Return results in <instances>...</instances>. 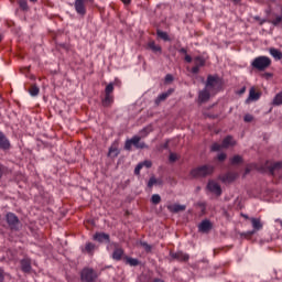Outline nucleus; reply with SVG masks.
<instances>
[{"instance_id": "1", "label": "nucleus", "mask_w": 282, "mask_h": 282, "mask_svg": "<svg viewBox=\"0 0 282 282\" xmlns=\"http://www.w3.org/2000/svg\"><path fill=\"white\" fill-rule=\"evenodd\" d=\"M272 65V59L265 55L254 57L251 62L252 69L257 72H265Z\"/></svg>"}, {"instance_id": "2", "label": "nucleus", "mask_w": 282, "mask_h": 282, "mask_svg": "<svg viewBox=\"0 0 282 282\" xmlns=\"http://www.w3.org/2000/svg\"><path fill=\"white\" fill-rule=\"evenodd\" d=\"M223 87L221 78L217 75H208L205 84V88H207L212 94H217Z\"/></svg>"}, {"instance_id": "3", "label": "nucleus", "mask_w": 282, "mask_h": 282, "mask_svg": "<svg viewBox=\"0 0 282 282\" xmlns=\"http://www.w3.org/2000/svg\"><path fill=\"white\" fill-rule=\"evenodd\" d=\"M215 166L213 165H202L191 171L192 177H208L213 175Z\"/></svg>"}, {"instance_id": "4", "label": "nucleus", "mask_w": 282, "mask_h": 282, "mask_svg": "<svg viewBox=\"0 0 282 282\" xmlns=\"http://www.w3.org/2000/svg\"><path fill=\"white\" fill-rule=\"evenodd\" d=\"M113 83H110L105 88V98L101 99L102 107H111L113 105Z\"/></svg>"}, {"instance_id": "5", "label": "nucleus", "mask_w": 282, "mask_h": 282, "mask_svg": "<svg viewBox=\"0 0 282 282\" xmlns=\"http://www.w3.org/2000/svg\"><path fill=\"white\" fill-rule=\"evenodd\" d=\"M142 138L134 135L131 139H128L124 144L126 151H131V147H134L135 149H148L149 147L147 143L141 142Z\"/></svg>"}, {"instance_id": "6", "label": "nucleus", "mask_w": 282, "mask_h": 282, "mask_svg": "<svg viewBox=\"0 0 282 282\" xmlns=\"http://www.w3.org/2000/svg\"><path fill=\"white\" fill-rule=\"evenodd\" d=\"M80 276L84 282H95L98 279V273L91 268H85L83 269Z\"/></svg>"}, {"instance_id": "7", "label": "nucleus", "mask_w": 282, "mask_h": 282, "mask_svg": "<svg viewBox=\"0 0 282 282\" xmlns=\"http://www.w3.org/2000/svg\"><path fill=\"white\" fill-rule=\"evenodd\" d=\"M6 219L11 230H19V224H21L19 221V217H17L13 213H8Z\"/></svg>"}, {"instance_id": "8", "label": "nucleus", "mask_w": 282, "mask_h": 282, "mask_svg": "<svg viewBox=\"0 0 282 282\" xmlns=\"http://www.w3.org/2000/svg\"><path fill=\"white\" fill-rule=\"evenodd\" d=\"M206 65V58L204 56L198 55L194 57V66L192 67V74H199V68Z\"/></svg>"}, {"instance_id": "9", "label": "nucleus", "mask_w": 282, "mask_h": 282, "mask_svg": "<svg viewBox=\"0 0 282 282\" xmlns=\"http://www.w3.org/2000/svg\"><path fill=\"white\" fill-rule=\"evenodd\" d=\"M237 177H239V174H237L236 172H227L226 174L220 175L219 180L224 184H231V182H235Z\"/></svg>"}, {"instance_id": "10", "label": "nucleus", "mask_w": 282, "mask_h": 282, "mask_svg": "<svg viewBox=\"0 0 282 282\" xmlns=\"http://www.w3.org/2000/svg\"><path fill=\"white\" fill-rule=\"evenodd\" d=\"M75 11L79 17H85L87 14V7L83 0H75Z\"/></svg>"}, {"instance_id": "11", "label": "nucleus", "mask_w": 282, "mask_h": 282, "mask_svg": "<svg viewBox=\"0 0 282 282\" xmlns=\"http://www.w3.org/2000/svg\"><path fill=\"white\" fill-rule=\"evenodd\" d=\"M207 188L208 191H210V193H214V195H217V197L221 195V186L219 185V183L215 181H209L207 184Z\"/></svg>"}, {"instance_id": "12", "label": "nucleus", "mask_w": 282, "mask_h": 282, "mask_svg": "<svg viewBox=\"0 0 282 282\" xmlns=\"http://www.w3.org/2000/svg\"><path fill=\"white\" fill-rule=\"evenodd\" d=\"M93 239L94 241H98V243H105V242L109 243L111 241L109 234H105V232H96L93 236Z\"/></svg>"}, {"instance_id": "13", "label": "nucleus", "mask_w": 282, "mask_h": 282, "mask_svg": "<svg viewBox=\"0 0 282 282\" xmlns=\"http://www.w3.org/2000/svg\"><path fill=\"white\" fill-rule=\"evenodd\" d=\"M11 147L12 145L10 144L8 137H6L2 131H0V149L2 151H10Z\"/></svg>"}, {"instance_id": "14", "label": "nucleus", "mask_w": 282, "mask_h": 282, "mask_svg": "<svg viewBox=\"0 0 282 282\" xmlns=\"http://www.w3.org/2000/svg\"><path fill=\"white\" fill-rule=\"evenodd\" d=\"M170 257L171 259H175L176 261H188V259H191V256H188V253H184L183 251H170Z\"/></svg>"}, {"instance_id": "15", "label": "nucleus", "mask_w": 282, "mask_h": 282, "mask_svg": "<svg viewBox=\"0 0 282 282\" xmlns=\"http://www.w3.org/2000/svg\"><path fill=\"white\" fill-rule=\"evenodd\" d=\"M22 272L30 273L32 272V260L30 258H24L20 261Z\"/></svg>"}, {"instance_id": "16", "label": "nucleus", "mask_w": 282, "mask_h": 282, "mask_svg": "<svg viewBox=\"0 0 282 282\" xmlns=\"http://www.w3.org/2000/svg\"><path fill=\"white\" fill-rule=\"evenodd\" d=\"M210 94H213V91L206 87L200 90L198 94L199 102H208V100H210Z\"/></svg>"}, {"instance_id": "17", "label": "nucleus", "mask_w": 282, "mask_h": 282, "mask_svg": "<svg viewBox=\"0 0 282 282\" xmlns=\"http://www.w3.org/2000/svg\"><path fill=\"white\" fill-rule=\"evenodd\" d=\"M170 213H184L186 210V205L173 204L167 206Z\"/></svg>"}, {"instance_id": "18", "label": "nucleus", "mask_w": 282, "mask_h": 282, "mask_svg": "<svg viewBox=\"0 0 282 282\" xmlns=\"http://www.w3.org/2000/svg\"><path fill=\"white\" fill-rule=\"evenodd\" d=\"M251 224L253 231H250L249 235H253L257 230H261L263 228V224H261V219L259 218H251Z\"/></svg>"}, {"instance_id": "19", "label": "nucleus", "mask_w": 282, "mask_h": 282, "mask_svg": "<svg viewBox=\"0 0 282 282\" xmlns=\"http://www.w3.org/2000/svg\"><path fill=\"white\" fill-rule=\"evenodd\" d=\"M122 257H124V249L116 247L112 252V259L115 261H121Z\"/></svg>"}, {"instance_id": "20", "label": "nucleus", "mask_w": 282, "mask_h": 282, "mask_svg": "<svg viewBox=\"0 0 282 282\" xmlns=\"http://www.w3.org/2000/svg\"><path fill=\"white\" fill-rule=\"evenodd\" d=\"M173 91L174 89L170 88L166 93H162L161 95H159L158 98L155 99V105H160V102H164V100H166V98H169V96H171Z\"/></svg>"}, {"instance_id": "21", "label": "nucleus", "mask_w": 282, "mask_h": 282, "mask_svg": "<svg viewBox=\"0 0 282 282\" xmlns=\"http://www.w3.org/2000/svg\"><path fill=\"white\" fill-rule=\"evenodd\" d=\"M235 144H237V141H235V139L232 138V135H227V137L223 140V149H228L229 147H235Z\"/></svg>"}, {"instance_id": "22", "label": "nucleus", "mask_w": 282, "mask_h": 282, "mask_svg": "<svg viewBox=\"0 0 282 282\" xmlns=\"http://www.w3.org/2000/svg\"><path fill=\"white\" fill-rule=\"evenodd\" d=\"M148 50H151L154 54H162V46L155 44V41H150L148 43Z\"/></svg>"}, {"instance_id": "23", "label": "nucleus", "mask_w": 282, "mask_h": 282, "mask_svg": "<svg viewBox=\"0 0 282 282\" xmlns=\"http://www.w3.org/2000/svg\"><path fill=\"white\" fill-rule=\"evenodd\" d=\"M212 228L213 224H210L209 220H203L198 226L200 232H208V230H212Z\"/></svg>"}, {"instance_id": "24", "label": "nucleus", "mask_w": 282, "mask_h": 282, "mask_svg": "<svg viewBox=\"0 0 282 282\" xmlns=\"http://www.w3.org/2000/svg\"><path fill=\"white\" fill-rule=\"evenodd\" d=\"M259 98H261V94L257 93V90H254V88H251L249 90V97L247 99V102H250V100L257 101V100H259Z\"/></svg>"}, {"instance_id": "25", "label": "nucleus", "mask_w": 282, "mask_h": 282, "mask_svg": "<svg viewBox=\"0 0 282 282\" xmlns=\"http://www.w3.org/2000/svg\"><path fill=\"white\" fill-rule=\"evenodd\" d=\"M124 260H126V264L130 265L131 268H137V265H140V260H138L135 258H131L129 256H126Z\"/></svg>"}, {"instance_id": "26", "label": "nucleus", "mask_w": 282, "mask_h": 282, "mask_svg": "<svg viewBox=\"0 0 282 282\" xmlns=\"http://www.w3.org/2000/svg\"><path fill=\"white\" fill-rule=\"evenodd\" d=\"M269 54L275 59V61H282V52L278 48L271 47L269 50Z\"/></svg>"}, {"instance_id": "27", "label": "nucleus", "mask_w": 282, "mask_h": 282, "mask_svg": "<svg viewBox=\"0 0 282 282\" xmlns=\"http://www.w3.org/2000/svg\"><path fill=\"white\" fill-rule=\"evenodd\" d=\"M281 169H282V162L280 161V162H275V163L271 164L269 167V171H270L271 175H276V172L281 171Z\"/></svg>"}, {"instance_id": "28", "label": "nucleus", "mask_w": 282, "mask_h": 282, "mask_svg": "<svg viewBox=\"0 0 282 282\" xmlns=\"http://www.w3.org/2000/svg\"><path fill=\"white\" fill-rule=\"evenodd\" d=\"M108 155H109L110 158H118V155H120V150L118 149V145L112 144V145L109 148Z\"/></svg>"}, {"instance_id": "29", "label": "nucleus", "mask_w": 282, "mask_h": 282, "mask_svg": "<svg viewBox=\"0 0 282 282\" xmlns=\"http://www.w3.org/2000/svg\"><path fill=\"white\" fill-rule=\"evenodd\" d=\"M242 162H243V158H241V155H239V154L234 155L230 159V164H232V166H237V164H241Z\"/></svg>"}, {"instance_id": "30", "label": "nucleus", "mask_w": 282, "mask_h": 282, "mask_svg": "<svg viewBox=\"0 0 282 282\" xmlns=\"http://www.w3.org/2000/svg\"><path fill=\"white\" fill-rule=\"evenodd\" d=\"M41 89L39 88V86H36V84L32 85L29 89V94L30 96H37L40 94Z\"/></svg>"}, {"instance_id": "31", "label": "nucleus", "mask_w": 282, "mask_h": 282, "mask_svg": "<svg viewBox=\"0 0 282 282\" xmlns=\"http://www.w3.org/2000/svg\"><path fill=\"white\" fill-rule=\"evenodd\" d=\"M139 246L145 250V252H151L153 250V246L149 245L147 241H139Z\"/></svg>"}, {"instance_id": "32", "label": "nucleus", "mask_w": 282, "mask_h": 282, "mask_svg": "<svg viewBox=\"0 0 282 282\" xmlns=\"http://www.w3.org/2000/svg\"><path fill=\"white\" fill-rule=\"evenodd\" d=\"M85 250L86 252H88V254H94V250H96V245H94L93 242H88L86 243Z\"/></svg>"}, {"instance_id": "33", "label": "nucleus", "mask_w": 282, "mask_h": 282, "mask_svg": "<svg viewBox=\"0 0 282 282\" xmlns=\"http://www.w3.org/2000/svg\"><path fill=\"white\" fill-rule=\"evenodd\" d=\"M156 36H159V39H162V41H169V33L164 32V31H156Z\"/></svg>"}, {"instance_id": "34", "label": "nucleus", "mask_w": 282, "mask_h": 282, "mask_svg": "<svg viewBox=\"0 0 282 282\" xmlns=\"http://www.w3.org/2000/svg\"><path fill=\"white\" fill-rule=\"evenodd\" d=\"M151 202L152 204H160L162 202V197L160 196V194H153L151 197Z\"/></svg>"}, {"instance_id": "35", "label": "nucleus", "mask_w": 282, "mask_h": 282, "mask_svg": "<svg viewBox=\"0 0 282 282\" xmlns=\"http://www.w3.org/2000/svg\"><path fill=\"white\" fill-rule=\"evenodd\" d=\"M221 149H224L223 143H221V144H219V143H214V144L212 145V151H221Z\"/></svg>"}, {"instance_id": "36", "label": "nucleus", "mask_w": 282, "mask_h": 282, "mask_svg": "<svg viewBox=\"0 0 282 282\" xmlns=\"http://www.w3.org/2000/svg\"><path fill=\"white\" fill-rule=\"evenodd\" d=\"M158 184V180L155 177H150L149 182H148V187L149 188H153V185Z\"/></svg>"}, {"instance_id": "37", "label": "nucleus", "mask_w": 282, "mask_h": 282, "mask_svg": "<svg viewBox=\"0 0 282 282\" xmlns=\"http://www.w3.org/2000/svg\"><path fill=\"white\" fill-rule=\"evenodd\" d=\"M144 164L139 163L134 169V175H140V171H142Z\"/></svg>"}, {"instance_id": "38", "label": "nucleus", "mask_w": 282, "mask_h": 282, "mask_svg": "<svg viewBox=\"0 0 282 282\" xmlns=\"http://www.w3.org/2000/svg\"><path fill=\"white\" fill-rule=\"evenodd\" d=\"M19 6H20L21 10H28V1L20 0Z\"/></svg>"}, {"instance_id": "39", "label": "nucleus", "mask_w": 282, "mask_h": 282, "mask_svg": "<svg viewBox=\"0 0 282 282\" xmlns=\"http://www.w3.org/2000/svg\"><path fill=\"white\" fill-rule=\"evenodd\" d=\"M6 281V271L0 267V282Z\"/></svg>"}, {"instance_id": "40", "label": "nucleus", "mask_w": 282, "mask_h": 282, "mask_svg": "<svg viewBox=\"0 0 282 282\" xmlns=\"http://www.w3.org/2000/svg\"><path fill=\"white\" fill-rule=\"evenodd\" d=\"M169 160H170V162H177V154L171 152Z\"/></svg>"}, {"instance_id": "41", "label": "nucleus", "mask_w": 282, "mask_h": 282, "mask_svg": "<svg viewBox=\"0 0 282 282\" xmlns=\"http://www.w3.org/2000/svg\"><path fill=\"white\" fill-rule=\"evenodd\" d=\"M227 155L226 153H219L217 156L218 162H224L226 160Z\"/></svg>"}, {"instance_id": "42", "label": "nucleus", "mask_w": 282, "mask_h": 282, "mask_svg": "<svg viewBox=\"0 0 282 282\" xmlns=\"http://www.w3.org/2000/svg\"><path fill=\"white\" fill-rule=\"evenodd\" d=\"M165 83H173V75L167 74V75L165 76Z\"/></svg>"}, {"instance_id": "43", "label": "nucleus", "mask_w": 282, "mask_h": 282, "mask_svg": "<svg viewBox=\"0 0 282 282\" xmlns=\"http://www.w3.org/2000/svg\"><path fill=\"white\" fill-rule=\"evenodd\" d=\"M185 63H193V57L191 55H185Z\"/></svg>"}, {"instance_id": "44", "label": "nucleus", "mask_w": 282, "mask_h": 282, "mask_svg": "<svg viewBox=\"0 0 282 282\" xmlns=\"http://www.w3.org/2000/svg\"><path fill=\"white\" fill-rule=\"evenodd\" d=\"M245 122H252V116L250 115L245 116Z\"/></svg>"}, {"instance_id": "45", "label": "nucleus", "mask_w": 282, "mask_h": 282, "mask_svg": "<svg viewBox=\"0 0 282 282\" xmlns=\"http://www.w3.org/2000/svg\"><path fill=\"white\" fill-rule=\"evenodd\" d=\"M143 166H147V169H151V161H144Z\"/></svg>"}, {"instance_id": "46", "label": "nucleus", "mask_w": 282, "mask_h": 282, "mask_svg": "<svg viewBox=\"0 0 282 282\" xmlns=\"http://www.w3.org/2000/svg\"><path fill=\"white\" fill-rule=\"evenodd\" d=\"M178 52L180 54H185V56L187 55V51L184 47L180 48Z\"/></svg>"}, {"instance_id": "47", "label": "nucleus", "mask_w": 282, "mask_h": 282, "mask_svg": "<svg viewBox=\"0 0 282 282\" xmlns=\"http://www.w3.org/2000/svg\"><path fill=\"white\" fill-rule=\"evenodd\" d=\"M1 177H3V165L2 164H0V180H1Z\"/></svg>"}, {"instance_id": "48", "label": "nucleus", "mask_w": 282, "mask_h": 282, "mask_svg": "<svg viewBox=\"0 0 282 282\" xmlns=\"http://www.w3.org/2000/svg\"><path fill=\"white\" fill-rule=\"evenodd\" d=\"M151 132V130H149V128H145V129H143L142 131H141V133H150Z\"/></svg>"}, {"instance_id": "49", "label": "nucleus", "mask_w": 282, "mask_h": 282, "mask_svg": "<svg viewBox=\"0 0 282 282\" xmlns=\"http://www.w3.org/2000/svg\"><path fill=\"white\" fill-rule=\"evenodd\" d=\"M122 3H124L126 6H129V3H131V0H121Z\"/></svg>"}, {"instance_id": "50", "label": "nucleus", "mask_w": 282, "mask_h": 282, "mask_svg": "<svg viewBox=\"0 0 282 282\" xmlns=\"http://www.w3.org/2000/svg\"><path fill=\"white\" fill-rule=\"evenodd\" d=\"M275 224H280L281 228H282V220L281 219H275Z\"/></svg>"}, {"instance_id": "51", "label": "nucleus", "mask_w": 282, "mask_h": 282, "mask_svg": "<svg viewBox=\"0 0 282 282\" xmlns=\"http://www.w3.org/2000/svg\"><path fill=\"white\" fill-rule=\"evenodd\" d=\"M84 3H94V0H83Z\"/></svg>"}, {"instance_id": "52", "label": "nucleus", "mask_w": 282, "mask_h": 282, "mask_svg": "<svg viewBox=\"0 0 282 282\" xmlns=\"http://www.w3.org/2000/svg\"><path fill=\"white\" fill-rule=\"evenodd\" d=\"M263 23H268V19H264L260 22V25H263Z\"/></svg>"}, {"instance_id": "53", "label": "nucleus", "mask_w": 282, "mask_h": 282, "mask_svg": "<svg viewBox=\"0 0 282 282\" xmlns=\"http://www.w3.org/2000/svg\"><path fill=\"white\" fill-rule=\"evenodd\" d=\"M163 149H169V142H165V143L163 144Z\"/></svg>"}, {"instance_id": "54", "label": "nucleus", "mask_w": 282, "mask_h": 282, "mask_svg": "<svg viewBox=\"0 0 282 282\" xmlns=\"http://www.w3.org/2000/svg\"><path fill=\"white\" fill-rule=\"evenodd\" d=\"M217 254H219V250L214 249V256H217Z\"/></svg>"}, {"instance_id": "55", "label": "nucleus", "mask_w": 282, "mask_h": 282, "mask_svg": "<svg viewBox=\"0 0 282 282\" xmlns=\"http://www.w3.org/2000/svg\"><path fill=\"white\" fill-rule=\"evenodd\" d=\"M153 282H164V280H162V279H154Z\"/></svg>"}, {"instance_id": "56", "label": "nucleus", "mask_w": 282, "mask_h": 282, "mask_svg": "<svg viewBox=\"0 0 282 282\" xmlns=\"http://www.w3.org/2000/svg\"><path fill=\"white\" fill-rule=\"evenodd\" d=\"M3 41V34L0 33V43Z\"/></svg>"}, {"instance_id": "57", "label": "nucleus", "mask_w": 282, "mask_h": 282, "mask_svg": "<svg viewBox=\"0 0 282 282\" xmlns=\"http://www.w3.org/2000/svg\"><path fill=\"white\" fill-rule=\"evenodd\" d=\"M246 93V88H242L241 90H240V94H245Z\"/></svg>"}, {"instance_id": "58", "label": "nucleus", "mask_w": 282, "mask_h": 282, "mask_svg": "<svg viewBox=\"0 0 282 282\" xmlns=\"http://www.w3.org/2000/svg\"><path fill=\"white\" fill-rule=\"evenodd\" d=\"M248 173H250V169H246V175H248Z\"/></svg>"}, {"instance_id": "59", "label": "nucleus", "mask_w": 282, "mask_h": 282, "mask_svg": "<svg viewBox=\"0 0 282 282\" xmlns=\"http://www.w3.org/2000/svg\"><path fill=\"white\" fill-rule=\"evenodd\" d=\"M32 3H36V0H30Z\"/></svg>"}]
</instances>
